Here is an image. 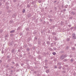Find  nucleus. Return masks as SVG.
Here are the masks:
<instances>
[{"label": "nucleus", "mask_w": 76, "mask_h": 76, "mask_svg": "<svg viewBox=\"0 0 76 76\" xmlns=\"http://www.w3.org/2000/svg\"><path fill=\"white\" fill-rule=\"evenodd\" d=\"M64 57H66V56L63 55H61L60 56V59L63 60L64 58Z\"/></svg>", "instance_id": "obj_1"}, {"label": "nucleus", "mask_w": 76, "mask_h": 76, "mask_svg": "<svg viewBox=\"0 0 76 76\" xmlns=\"http://www.w3.org/2000/svg\"><path fill=\"white\" fill-rule=\"evenodd\" d=\"M72 38L74 39H76V36H75V33H73L72 35Z\"/></svg>", "instance_id": "obj_2"}, {"label": "nucleus", "mask_w": 76, "mask_h": 76, "mask_svg": "<svg viewBox=\"0 0 76 76\" xmlns=\"http://www.w3.org/2000/svg\"><path fill=\"white\" fill-rule=\"evenodd\" d=\"M11 52H12V53H14V52H15V49H13L12 50Z\"/></svg>", "instance_id": "obj_3"}, {"label": "nucleus", "mask_w": 76, "mask_h": 76, "mask_svg": "<svg viewBox=\"0 0 76 76\" xmlns=\"http://www.w3.org/2000/svg\"><path fill=\"white\" fill-rule=\"evenodd\" d=\"M71 14H72L73 15H75V13H74V12H71Z\"/></svg>", "instance_id": "obj_4"}, {"label": "nucleus", "mask_w": 76, "mask_h": 76, "mask_svg": "<svg viewBox=\"0 0 76 76\" xmlns=\"http://www.w3.org/2000/svg\"><path fill=\"white\" fill-rule=\"evenodd\" d=\"M15 32V30H13L12 31H10V33H13V32Z\"/></svg>", "instance_id": "obj_5"}, {"label": "nucleus", "mask_w": 76, "mask_h": 76, "mask_svg": "<svg viewBox=\"0 0 76 76\" xmlns=\"http://www.w3.org/2000/svg\"><path fill=\"white\" fill-rule=\"evenodd\" d=\"M50 69H48L46 71V73H49Z\"/></svg>", "instance_id": "obj_6"}, {"label": "nucleus", "mask_w": 76, "mask_h": 76, "mask_svg": "<svg viewBox=\"0 0 76 76\" xmlns=\"http://www.w3.org/2000/svg\"><path fill=\"white\" fill-rule=\"evenodd\" d=\"M72 50H75V47H73L72 48Z\"/></svg>", "instance_id": "obj_7"}, {"label": "nucleus", "mask_w": 76, "mask_h": 76, "mask_svg": "<svg viewBox=\"0 0 76 76\" xmlns=\"http://www.w3.org/2000/svg\"><path fill=\"white\" fill-rule=\"evenodd\" d=\"M25 10L23 9V13H25Z\"/></svg>", "instance_id": "obj_8"}, {"label": "nucleus", "mask_w": 76, "mask_h": 76, "mask_svg": "<svg viewBox=\"0 0 76 76\" xmlns=\"http://www.w3.org/2000/svg\"><path fill=\"white\" fill-rule=\"evenodd\" d=\"M27 7H28V8H29V7H30V5L29 4L27 5Z\"/></svg>", "instance_id": "obj_9"}, {"label": "nucleus", "mask_w": 76, "mask_h": 76, "mask_svg": "<svg viewBox=\"0 0 76 76\" xmlns=\"http://www.w3.org/2000/svg\"><path fill=\"white\" fill-rule=\"evenodd\" d=\"M29 50H30V49H29V48H28L27 49V51H29Z\"/></svg>", "instance_id": "obj_10"}, {"label": "nucleus", "mask_w": 76, "mask_h": 76, "mask_svg": "<svg viewBox=\"0 0 76 76\" xmlns=\"http://www.w3.org/2000/svg\"><path fill=\"white\" fill-rule=\"evenodd\" d=\"M52 54H53V55H55L56 54V52H53Z\"/></svg>", "instance_id": "obj_11"}, {"label": "nucleus", "mask_w": 76, "mask_h": 76, "mask_svg": "<svg viewBox=\"0 0 76 76\" xmlns=\"http://www.w3.org/2000/svg\"><path fill=\"white\" fill-rule=\"evenodd\" d=\"M9 8V7H6V9H7V10H8Z\"/></svg>", "instance_id": "obj_12"}, {"label": "nucleus", "mask_w": 76, "mask_h": 76, "mask_svg": "<svg viewBox=\"0 0 76 76\" xmlns=\"http://www.w3.org/2000/svg\"><path fill=\"white\" fill-rule=\"evenodd\" d=\"M67 41H70V38H67Z\"/></svg>", "instance_id": "obj_13"}, {"label": "nucleus", "mask_w": 76, "mask_h": 76, "mask_svg": "<svg viewBox=\"0 0 76 76\" xmlns=\"http://www.w3.org/2000/svg\"><path fill=\"white\" fill-rule=\"evenodd\" d=\"M71 62H73V59L72 58L71 60Z\"/></svg>", "instance_id": "obj_14"}, {"label": "nucleus", "mask_w": 76, "mask_h": 76, "mask_svg": "<svg viewBox=\"0 0 76 76\" xmlns=\"http://www.w3.org/2000/svg\"><path fill=\"white\" fill-rule=\"evenodd\" d=\"M3 32V30H0V32L1 33Z\"/></svg>", "instance_id": "obj_15"}, {"label": "nucleus", "mask_w": 76, "mask_h": 76, "mask_svg": "<svg viewBox=\"0 0 76 76\" xmlns=\"http://www.w3.org/2000/svg\"><path fill=\"white\" fill-rule=\"evenodd\" d=\"M5 39H7V38H8V37L7 36V35L5 36Z\"/></svg>", "instance_id": "obj_16"}, {"label": "nucleus", "mask_w": 76, "mask_h": 76, "mask_svg": "<svg viewBox=\"0 0 76 76\" xmlns=\"http://www.w3.org/2000/svg\"><path fill=\"white\" fill-rule=\"evenodd\" d=\"M61 66H60L59 67V69H61Z\"/></svg>", "instance_id": "obj_17"}, {"label": "nucleus", "mask_w": 76, "mask_h": 76, "mask_svg": "<svg viewBox=\"0 0 76 76\" xmlns=\"http://www.w3.org/2000/svg\"><path fill=\"white\" fill-rule=\"evenodd\" d=\"M47 44L49 45V44H50V42H47Z\"/></svg>", "instance_id": "obj_18"}, {"label": "nucleus", "mask_w": 76, "mask_h": 76, "mask_svg": "<svg viewBox=\"0 0 76 76\" xmlns=\"http://www.w3.org/2000/svg\"><path fill=\"white\" fill-rule=\"evenodd\" d=\"M44 68L45 69H48V67L47 66H45Z\"/></svg>", "instance_id": "obj_19"}, {"label": "nucleus", "mask_w": 76, "mask_h": 76, "mask_svg": "<svg viewBox=\"0 0 76 76\" xmlns=\"http://www.w3.org/2000/svg\"><path fill=\"white\" fill-rule=\"evenodd\" d=\"M54 68H55L56 69H57V66H55Z\"/></svg>", "instance_id": "obj_20"}, {"label": "nucleus", "mask_w": 76, "mask_h": 76, "mask_svg": "<svg viewBox=\"0 0 76 76\" xmlns=\"http://www.w3.org/2000/svg\"><path fill=\"white\" fill-rule=\"evenodd\" d=\"M2 4V3H1L0 2V6H1Z\"/></svg>", "instance_id": "obj_21"}, {"label": "nucleus", "mask_w": 76, "mask_h": 76, "mask_svg": "<svg viewBox=\"0 0 76 76\" xmlns=\"http://www.w3.org/2000/svg\"><path fill=\"white\" fill-rule=\"evenodd\" d=\"M65 67H68V65H65Z\"/></svg>", "instance_id": "obj_22"}, {"label": "nucleus", "mask_w": 76, "mask_h": 76, "mask_svg": "<svg viewBox=\"0 0 76 76\" xmlns=\"http://www.w3.org/2000/svg\"><path fill=\"white\" fill-rule=\"evenodd\" d=\"M69 47H67L66 48V49H69Z\"/></svg>", "instance_id": "obj_23"}, {"label": "nucleus", "mask_w": 76, "mask_h": 76, "mask_svg": "<svg viewBox=\"0 0 76 76\" xmlns=\"http://www.w3.org/2000/svg\"><path fill=\"white\" fill-rule=\"evenodd\" d=\"M16 67H18V64H16Z\"/></svg>", "instance_id": "obj_24"}, {"label": "nucleus", "mask_w": 76, "mask_h": 76, "mask_svg": "<svg viewBox=\"0 0 76 76\" xmlns=\"http://www.w3.org/2000/svg\"><path fill=\"white\" fill-rule=\"evenodd\" d=\"M38 2H39V3H41V1H38Z\"/></svg>", "instance_id": "obj_25"}, {"label": "nucleus", "mask_w": 76, "mask_h": 76, "mask_svg": "<svg viewBox=\"0 0 76 76\" xmlns=\"http://www.w3.org/2000/svg\"><path fill=\"white\" fill-rule=\"evenodd\" d=\"M45 62H47V60H45Z\"/></svg>", "instance_id": "obj_26"}, {"label": "nucleus", "mask_w": 76, "mask_h": 76, "mask_svg": "<svg viewBox=\"0 0 76 76\" xmlns=\"http://www.w3.org/2000/svg\"><path fill=\"white\" fill-rule=\"evenodd\" d=\"M12 63L13 64H15V62H13V61H12Z\"/></svg>", "instance_id": "obj_27"}, {"label": "nucleus", "mask_w": 76, "mask_h": 76, "mask_svg": "<svg viewBox=\"0 0 76 76\" xmlns=\"http://www.w3.org/2000/svg\"><path fill=\"white\" fill-rule=\"evenodd\" d=\"M64 61H66V59H64Z\"/></svg>", "instance_id": "obj_28"}, {"label": "nucleus", "mask_w": 76, "mask_h": 76, "mask_svg": "<svg viewBox=\"0 0 76 76\" xmlns=\"http://www.w3.org/2000/svg\"><path fill=\"white\" fill-rule=\"evenodd\" d=\"M2 62V61H1V60H0V63H1V62Z\"/></svg>", "instance_id": "obj_29"}, {"label": "nucleus", "mask_w": 76, "mask_h": 76, "mask_svg": "<svg viewBox=\"0 0 76 76\" xmlns=\"http://www.w3.org/2000/svg\"><path fill=\"white\" fill-rule=\"evenodd\" d=\"M70 57H72V56L71 55H70Z\"/></svg>", "instance_id": "obj_30"}, {"label": "nucleus", "mask_w": 76, "mask_h": 76, "mask_svg": "<svg viewBox=\"0 0 76 76\" xmlns=\"http://www.w3.org/2000/svg\"><path fill=\"white\" fill-rule=\"evenodd\" d=\"M23 64H21V65L22 66H23Z\"/></svg>", "instance_id": "obj_31"}, {"label": "nucleus", "mask_w": 76, "mask_h": 76, "mask_svg": "<svg viewBox=\"0 0 76 76\" xmlns=\"http://www.w3.org/2000/svg\"><path fill=\"white\" fill-rule=\"evenodd\" d=\"M50 21H52V20H51V19H50Z\"/></svg>", "instance_id": "obj_32"}, {"label": "nucleus", "mask_w": 76, "mask_h": 76, "mask_svg": "<svg viewBox=\"0 0 76 76\" xmlns=\"http://www.w3.org/2000/svg\"><path fill=\"white\" fill-rule=\"evenodd\" d=\"M64 11H66V9H64Z\"/></svg>", "instance_id": "obj_33"}, {"label": "nucleus", "mask_w": 76, "mask_h": 76, "mask_svg": "<svg viewBox=\"0 0 76 76\" xmlns=\"http://www.w3.org/2000/svg\"><path fill=\"white\" fill-rule=\"evenodd\" d=\"M56 2H57V1H55L54 2V3H56Z\"/></svg>", "instance_id": "obj_34"}, {"label": "nucleus", "mask_w": 76, "mask_h": 76, "mask_svg": "<svg viewBox=\"0 0 76 76\" xmlns=\"http://www.w3.org/2000/svg\"><path fill=\"white\" fill-rule=\"evenodd\" d=\"M35 39H37V38L35 37Z\"/></svg>", "instance_id": "obj_35"}, {"label": "nucleus", "mask_w": 76, "mask_h": 76, "mask_svg": "<svg viewBox=\"0 0 76 76\" xmlns=\"http://www.w3.org/2000/svg\"><path fill=\"white\" fill-rule=\"evenodd\" d=\"M73 27H72V28H71V29H73Z\"/></svg>", "instance_id": "obj_36"}, {"label": "nucleus", "mask_w": 76, "mask_h": 76, "mask_svg": "<svg viewBox=\"0 0 76 76\" xmlns=\"http://www.w3.org/2000/svg\"><path fill=\"white\" fill-rule=\"evenodd\" d=\"M66 69H67L68 70H69V69L68 68H66Z\"/></svg>", "instance_id": "obj_37"}, {"label": "nucleus", "mask_w": 76, "mask_h": 76, "mask_svg": "<svg viewBox=\"0 0 76 76\" xmlns=\"http://www.w3.org/2000/svg\"><path fill=\"white\" fill-rule=\"evenodd\" d=\"M34 2H32V3L33 4H34Z\"/></svg>", "instance_id": "obj_38"}, {"label": "nucleus", "mask_w": 76, "mask_h": 76, "mask_svg": "<svg viewBox=\"0 0 76 76\" xmlns=\"http://www.w3.org/2000/svg\"><path fill=\"white\" fill-rule=\"evenodd\" d=\"M63 72H64V73H66V72L65 71H64Z\"/></svg>", "instance_id": "obj_39"}, {"label": "nucleus", "mask_w": 76, "mask_h": 76, "mask_svg": "<svg viewBox=\"0 0 76 76\" xmlns=\"http://www.w3.org/2000/svg\"><path fill=\"white\" fill-rule=\"evenodd\" d=\"M63 69H64V67H63Z\"/></svg>", "instance_id": "obj_40"}, {"label": "nucleus", "mask_w": 76, "mask_h": 76, "mask_svg": "<svg viewBox=\"0 0 76 76\" xmlns=\"http://www.w3.org/2000/svg\"><path fill=\"white\" fill-rule=\"evenodd\" d=\"M13 17V16H15V15H13V16H12Z\"/></svg>", "instance_id": "obj_41"}, {"label": "nucleus", "mask_w": 76, "mask_h": 76, "mask_svg": "<svg viewBox=\"0 0 76 76\" xmlns=\"http://www.w3.org/2000/svg\"><path fill=\"white\" fill-rule=\"evenodd\" d=\"M51 45H53V43L51 44Z\"/></svg>", "instance_id": "obj_42"}, {"label": "nucleus", "mask_w": 76, "mask_h": 76, "mask_svg": "<svg viewBox=\"0 0 76 76\" xmlns=\"http://www.w3.org/2000/svg\"><path fill=\"white\" fill-rule=\"evenodd\" d=\"M75 46H76V44H75Z\"/></svg>", "instance_id": "obj_43"}, {"label": "nucleus", "mask_w": 76, "mask_h": 76, "mask_svg": "<svg viewBox=\"0 0 76 76\" xmlns=\"http://www.w3.org/2000/svg\"><path fill=\"white\" fill-rule=\"evenodd\" d=\"M5 1H4V2Z\"/></svg>", "instance_id": "obj_44"}, {"label": "nucleus", "mask_w": 76, "mask_h": 76, "mask_svg": "<svg viewBox=\"0 0 76 76\" xmlns=\"http://www.w3.org/2000/svg\"><path fill=\"white\" fill-rule=\"evenodd\" d=\"M20 35H22V34H21Z\"/></svg>", "instance_id": "obj_45"}, {"label": "nucleus", "mask_w": 76, "mask_h": 76, "mask_svg": "<svg viewBox=\"0 0 76 76\" xmlns=\"http://www.w3.org/2000/svg\"><path fill=\"white\" fill-rule=\"evenodd\" d=\"M59 65H61V64H59Z\"/></svg>", "instance_id": "obj_46"}]
</instances>
